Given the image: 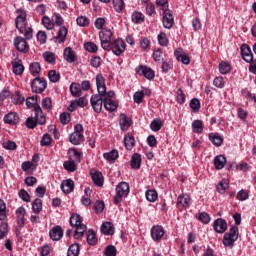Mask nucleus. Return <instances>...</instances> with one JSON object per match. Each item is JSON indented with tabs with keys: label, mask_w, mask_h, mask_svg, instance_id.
<instances>
[{
	"label": "nucleus",
	"mask_w": 256,
	"mask_h": 256,
	"mask_svg": "<svg viewBox=\"0 0 256 256\" xmlns=\"http://www.w3.org/2000/svg\"><path fill=\"white\" fill-rule=\"evenodd\" d=\"M51 141H52L51 135L44 134L40 141V144L42 145V147H47L51 145Z\"/></svg>",
	"instance_id": "obj_60"
},
{
	"label": "nucleus",
	"mask_w": 256,
	"mask_h": 256,
	"mask_svg": "<svg viewBox=\"0 0 256 256\" xmlns=\"http://www.w3.org/2000/svg\"><path fill=\"white\" fill-rule=\"evenodd\" d=\"M87 103V98L80 97L78 100H74L71 102V104L68 106V111H71V113H73V111H75V109H77L78 107H86Z\"/></svg>",
	"instance_id": "obj_17"
},
{
	"label": "nucleus",
	"mask_w": 256,
	"mask_h": 256,
	"mask_svg": "<svg viewBox=\"0 0 256 256\" xmlns=\"http://www.w3.org/2000/svg\"><path fill=\"white\" fill-rule=\"evenodd\" d=\"M144 97H145V93L143 91H138L134 94V102L139 105L143 103Z\"/></svg>",
	"instance_id": "obj_63"
},
{
	"label": "nucleus",
	"mask_w": 256,
	"mask_h": 256,
	"mask_svg": "<svg viewBox=\"0 0 256 256\" xmlns=\"http://www.w3.org/2000/svg\"><path fill=\"white\" fill-rule=\"evenodd\" d=\"M70 93L73 97H81V95H83L81 91V85L77 83H72L70 85Z\"/></svg>",
	"instance_id": "obj_35"
},
{
	"label": "nucleus",
	"mask_w": 256,
	"mask_h": 256,
	"mask_svg": "<svg viewBox=\"0 0 256 256\" xmlns=\"http://www.w3.org/2000/svg\"><path fill=\"white\" fill-rule=\"evenodd\" d=\"M64 59L67 63H75V52L71 47H67L64 49Z\"/></svg>",
	"instance_id": "obj_27"
},
{
	"label": "nucleus",
	"mask_w": 256,
	"mask_h": 256,
	"mask_svg": "<svg viewBox=\"0 0 256 256\" xmlns=\"http://www.w3.org/2000/svg\"><path fill=\"white\" fill-rule=\"evenodd\" d=\"M41 116H39V118H37V113H35V119L33 117H28L26 119V127L28 129H35V127H37V125H45V123H41Z\"/></svg>",
	"instance_id": "obj_21"
},
{
	"label": "nucleus",
	"mask_w": 256,
	"mask_h": 256,
	"mask_svg": "<svg viewBox=\"0 0 256 256\" xmlns=\"http://www.w3.org/2000/svg\"><path fill=\"white\" fill-rule=\"evenodd\" d=\"M42 24L44 25V27L46 29H49V30H51V29H53V27H55V23H53V21H51V19L47 16H44L42 18Z\"/></svg>",
	"instance_id": "obj_54"
},
{
	"label": "nucleus",
	"mask_w": 256,
	"mask_h": 256,
	"mask_svg": "<svg viewBox=\"0 0 256 256\" xmlns=\"http://www.w3.org/2000/svg\"><path fill=\"white\" fill-rule=\"evenodd\" d=\"M43 57H44V61H46L47 63H55V54L51 52H45L43 54Z\"/></svg>",
	"instance_id": "obj_64"
},
{
	"label": "nucleus",
	"mask_w": 256,
	"mask_h": 256,
	"mask_svg": "<svg viewBox=\"0 0 256 256\" xmlns=\"http://www.w3.org/2000/svg\"><path fill=\"white\" fill-rule=\"evenodd\" d=\"M96 86L98 94L92 95L90 103L95 113H101L105 99V78H103V75L98 74L96 76Z\"/></svg>",
	"instance_id": "obj_1"
},
{
	"label": "nucleus",
	"mask_w": 256,
	"mask_h": 256,
	"mask_svg": "<svg viewBox=\"0 0 256 256\" xmlns=\"http://www.w3.org/2000/svg\"><path fill=\"white\" fill-rule=\"evenodd\" d=\"M112 3L117 13H121V11H123V7H125V2L123 0H112Z\"/></svg>",
	"instance_id": "obj_48"
},
{
	"label": "nucleus",
	"mask_w": 256,
	"mask_h": 256,
	"mask_svg": "<svg viewBox=\"0 0 256 256\" xmlns=\"http://www.w3.org/2000/svg\"><path fill=\"white\" fill-rule=\"evenodd\" d=\"M33 93H43L47 89V82L39 77H36L31 83Z\"/></svg>",
	"instance_id": "obj_9"
},
{
	"label": "nucleus",
	"mask_w": 256,
	"mask_h": 256,
	"mask_svg": "<svg viewBox=\"0 0 256 256\" xmlns=\"http://www.w3.org/2000/svg\"><path fill=\"white\" fill-rule=\"evenodd\" d=\"M163 235H165V230L163 229V226H153L151 229V237L153 241H161L163 239Z\"/></svg>",
	"instance_id": "obj_13"
},
{
	"label": "nucleus",
	"mask_w": 256,
	"mask_h": 256,
	"mask_svg": "<svg viewBox=\"0 0 256 256\" xmlns=\"http://www.w3.org/2000/svg\"><path fill=\"white\" fill-rule=\"evenodd\" d=\"M48 78L50 79L51 83H57L59 79H61V75L57 73L56 70H50L48 72Z\"/></svg>",
	"instance_id": "obj_46"
},
{
	"label": "nucleus",
	"mask_w": 256,
	"mask_h": 256,
	"mask_svg": "<svg viewBox=\"0 0 256 256\" xmlns=\"http://www.w3.org/2000/svg\"><path fill=\"white\" fill-rule=\"evenodd\" d=\"M91 177L93 183H95L97 187H103V174L101 172H91Z\"/></svg>",
	"instance_id": "obj_28"
},
{
	"label": "nucleus",
	"mask_w": 256,
	"mask_h": 256,
	"mask_svg": "<svg viewBox=\"0 0 256 256\" xmlns=\"http://www.w3.org/2000/svg\"><path fill=\"white\" fill-rule=\"evenodd\" d=\"M61 189L63 191V193H65L66 195L73 192V189H75V182H73V180L69 179V180H64L61 183Z\"/></svg>",
	"instance_id": "obj_22"
},
{
	"label": "nucleus",
	"mask_w": 256,
	"mask_h": 256,
	"mask_svg": "<svg viewBox=\"0 0 256 256\" xmlns=\"http://www.w3.org/2000/svg\"><path fill=\"white\" fill-rule=\"evenodd\" d=\"M25 208L24 207H19L16 210V215H17V219L18 221H20V226L23 227V225H25Z\"/></svg>",
	"instance_id": "obj_42"
},
{
	"label": "nucleus",
	"mask_w": 256,
	"mask_h": 256,
	"mask_svg": "<svg viewBox=\"0 0 256 256\" xmlns=\"http://www.w3.org/2000/svg\"><path fill=\"white\" fill-rule=\"evenodd\" d=\"M101 232L104 235H113V233H115V230L113 228V224L111 222H104L101 225Z\"/></svg>",
	"instance_id": "obj_31"
},
{
	"label": "nucleus",
	"mask_w": 256,
	"mask_h": 256,
	"mask_svg": "<svg viewBox=\"0 0 256 256\" xmlns=\"http://www.w3.org/2000/svg\"><path fill=\"white\" fill-rule=\"evenodd\" d=\"M237 239H239V228L237 226H233L230 228L229 232L224 234L223 244L225 247H233Z\"/></svg>",
	"instance_id": "obj_2"
},
{
	"label": "nucleus",
	"mask_w": 256,
	"mask_h": 256,
	"mask_svg": "<svg viewBox=\"0 0 256 256\" xmlns=\"http://www.w3.org/2000/svg\"><path fill=\"white\" fill-rule=\"evenodd\" d=\"M213 228L216 233H225L227 231V221L223 218H218L214 221Z\"/></svg>",
	"instance_id": "obj_16"
},
{
	"label": "nucleus",
	"mask_w": 256,
	"mask_h": 256,
	"mask_svg": "<svg viewBox=\"0 0 256 256\" xmlns=\"http://www.w3.org/2000/svg\"><path fill=\"white\" fill-rule=\"evenodd\" d=\"M191 205V198L187 194H181L177 198V207L187 209Z\"/></svg>",
	"instance_id": "obj_18"
},
{
	"label": "nucleus",
	"mask_w": 256,
	"mask_h": 256,
	"mask_svg": "<svg viewBox=\"0 0 256 256\" xmlns=\"http://www.w3.org/2000/svg\"><path fill=\"white\" fill-rule=\"evenodd\" d=\"M77 162L73 161V160H68L65 161L63 163V167L64 169H66V171H69L70 173H73L75 171H77Z\"/></svg>",
	"instance_id": "obj_39"
},
{
	"label": "nucleus",
	"mask_w": 256,
	"mask_h": 256,
	"mask_svg": "<svg viewBox=\"0 0 256 256\" xmlns=\"http://www.w3.org/2000/svg\"><path fill=\"white\" fill-rule=\"evenodd\" d=\"M124 145L128 151H131L135 147V137L128 133L124 138Z\"/></svg>",
	"instance_id": "obj_32"
},
{
	"label": "nucleus",
	"mask_w": 256,
	"mask_h": 256,
	"mask_svg": "<svg viewBox=\"0 0 256 256\" xmlns=\"http://www.w3.org/2000/svg\"><path fill=\"white\" fill-rule=\"evenodd\" d=\"M68 157L70 161H74L75 163H81V160L83 159V154L75 148H70L68 150Z\"/></svg>",
	"instance_id": "obj_19"
},
{
	"label": "nucleus",
	"mask_w": 256,
	"mask_h": 256,
	"mask_svg": "<svg viewBox=\"0 0 256 256\" xmlns=\"http://www.w3.org/2000/svg\"><path fill=\"white\" fill-rule=\"evenodd\" d=\"M176 100L179 105H183V103H185V93H183L181 88H179L176 92Z\"/></svg>",
	"instance_id": "obj_56"
},
{
	"label": "nucleus",
	"mask_w": 256,
	"mask_h": 256,
	"mask_svg": "<svg viewBox=\"0 0 256 256\" xmlns=\"http://www.w3.org/2000/svg\"><path fill=\"white\" fill-rule=\"evenodd\" d=\"M133 23H143L145 21V16L141 12H134L132 14Z\"/></svg>",
	"instance_id": "obj_51"
},
{
	"label": "nucleus",
	"mask_w": 256,
	"mask_h": 256,
	"mask_svg": "<svg viewBox=\"0 0 256 256\" xmlns=\"http://www.w3.org/2000/svg\"><path fill=\"white\" fill-rule=\"evenodd\" d=\"M76 23L79 27H87L89 25V19L86 16H79L76 19Z\"/></svg>",
	"instance_id": "obj_59"
},
{
	"label": "nucleus",
	"mask_w": 256,
	"mask_h": 256,
	"mask_svg": "<svg viewBox=\"0 0 256 256\" xmlns=\"http://www.w3.org/2000/svg\"><path fill=\"white\" fill-rule=\"evenodd\" d=\"M106 51H112L114 55H121V53H125V42L123 39L118 38L110 43V47L105 49Z\"/></svg>",
	"instance_id": "obj_7"
},
{
	"label": "nucleus",
	"mask_w": 256,
	"mask_h": 256,
	"mask_svg": "<svg viewBox=\"0 0 256 256\" xmlns=\"http://www.w3.org/2000/svg\"><path fill=\"white\" fill-rule=\"evenodd\" d=\"M241 55L244 61H246V63H252L253 52H251V47H249V45L243 44L241 46Z\"/></svg>",
	"instance_id": "obj_15"
},
{
	"label": "nucleus",
	"mask_w": 256,
	"mask_h": 256,
	"mask_svg": "<svg viewBox=\"0 0 256 256\" xmlns=\"http://www.w3.org/2000/svg\"><path fill=\"white\" fill-rule=\"evenodd\" d=\"M113 97H115V93L113 91L107 92V87L104 86V107L106 111L113 112L119 107V103L112 100Z\"/></svg>",
	"instance_id": "obj_3"
},
{
	"label": "nucleus",
	"mask_w": 256,
	"mask_h": 256,
	"mask_svg": "<svg viewBox=\"0 0 256 256\" xmlns=\"http://www.w3.org/2000/svg\"><path fill=\"white\" fill-rule=\"evenodd\" d=\"M16 13V29H18L19 33L23 34L25 33V29L27 28V12L23 9H18Z\"/></svg>",
	"instance_id": "obj_4"
},
{
	"label": "nucleus",
	"mask_w": 256,
	"mask_h": 256,
	"mask_svg": "<svg viewBox=\"0 0 256 256\" xmlns=\"http://www.w3.org/2000/svg\"><path fill=\"white\" fill-rule=\"evenodd\" d=\"M219 71L222 75H227V73H229L231 71V64H229L227 62H222L219 65Z\"/></svg>",
	"instance_id": "obj_47"
},
{
	"label": "nucleus",
	"mask_w": 256,
	"mask_h": 256,
	"mask_svg": "<svg viewBox=\"0 0 256 256\" xmlns=\"http://www.w3.org/2000/svg\"><path fill=\"white\" fill-rule=\"evenodd\" d=\"M209 140L213 145H215V147H221V145H223V137L217 133H210Z\"/></svg>",
	"instance_id": "obj_26"
},
{
	"label": "nucleus",
	"mask_w": 256,
	"mask_h": 256,
	"mask_svg": "<svg viewBox=\"0 0 256 256\" xmlns=\"http://www.w3.org/2000/svg\"><path fill=\"white\" fill-rule=\"evenodd\" d=\"M162 23L165 29H171V27H173L175 20L173 14H171V10H165L163 12Z\"/></svg>",
	"instance_id": "obj_11"
},
{
	"label": "nucleus",
	"mask_w": 256,
	"mask_h": 256,
	"mask_svg": "<svg viewBox=\"0 0 256 256\" xmlns=\"http://www.w3.org/2000/svg\"><path fill=\"white\" fill-rule=\"evenodd\" d=\"M119 123L121 129H129V127L133 125V120H131V118L127 117L125 114H120Z\"/></svg>",
	"instance_id": "obj_25"
},
{
	"label": "nucleus",
	"mask_w": 256,
	"mask_h": 256,
	"mask_svg": "<svg viewBox=\"0 0 256 256\" xmlns=\"http://www.w3.org/2000/svg\"><path fill=\"white\" fill-rule=\"evenodd\" d=\"M112 37H113V32H111V30L102 29V31L99 34L102 49L105 50L111 47Z\"/></svg>",
	"instance_id": "obj_8"
},
{
	"label": "nucleus",
	"mask_w": 256,
	"mask_h": 256,
	"mask_svg": "<svg viewBox=\"0 0 256 256\" xmlns=\"http://www.w3.org/2000/svg\"><path fill=\"white\" fill-rule=\"evenodd\" d=\"M163 127V121L159 118H155L151 124H150V129H161Z\"/></svg>",
	"instance_id": "obj_62"
},
{
	"label": "nucleus",
	"mask_w": 256,
	"mask_h": 256,
	"mask_svg": "<svg viewBox=\"0 0 256 256\" xmlns=\"http://www.w3.org/2000/svg\"><path fill=\"white\" fill-rule=\"evenodd\" d=\"M145 197L147 199V201H149L150 203H155V200L158 199V194L157 191L155 190H148L145 193Z\"/></svg>",
	"instance_id": "obj_43"
},
{
	"label": "nucleus",
	"mask_w": 256,
	"mask_h": 256,
	"mask_svg": "<svg viewBox=\"0 0 256 256\" xmlns=\"http://www.w3.org/2000/svg\"><path fill=\"white\" fill-rule=\"evenodd\" d=\"M136 73L138 75H143L146 79H155V72L153 69L146 67V66H140L136 69Z\"/></svg>",
	"instance_id": "obj_14"
},
{
	"label": "nucleus",
	"mask_w": 256,
	"mask_h": 256,
	"mask_svg": "<svg viewBox=\"0 0 256 256\" xmlns=\"http://www.w3.org/2000/svg\"><path fill=\"white\" fill-rule=\"evenodd\" d=\"M156 5L163 12L164 11H169V3L167 2V0H156Z\"/></svg>",
	"instance_id": "obj_58"
},
{
	"label": "nucleus",
	"mask_w": 256,
	"mask_h": 256,
	"mask_svg": "<svg viewBox=\"0 0 256 256\" xmlns=\"http://www.w3.org/2000/svg\"><path fill=\"white\" fill-rule=\"evenodd\" d=\"M67 29L64 26H61L58 30L56 39H58L59 43H65V39H67Z\"/></svg>",
	"instance_id": "obj_37"
},
{
	"label": "nucleus",
	"mask_w": 256,
	"mask_h": 256,
	"mask_svg": "<svg viewBox=\"0 0 256 256\" xmlns=\"http://www.w3.org/2000/svg\"><path fill=\"white\" fill-rule=\"evenodd\" d=\"M67 256H79V244H72L68 249Z\"/></svg>",
	"instance_id": "obj_50"
},
{
	"label": "nucleus",
	"mask_w": 256,
	"mask_h": 256,
	"mask_svg": "<svg viewBox=\"0 0 256 256\" xmlns=\"http://www.w3.org/2000/svg\"><path fill=\"white\" fill-rule=\"evenodd\" d=\"M226 163H227V158H225L224 155H218L214 158V165H215V168L218 170L223 169Z\"/></svg>",
	"instance_id": "obj_29"
},
{
	"label": "nucleus",
	"mask_w": 256,
	"mask_h": 256,
	"mask_svg": "<svg viewBox=\"0 0 256 256\" xmlns=\"http://www.w3.org/2000/svg\"><path fill=\"white\" fill-rule=\"evenodd\" d=\"M130 165L132 169H141V154L135 153L132 155Z\"/></svg>",
	"instance_id": "obj_30"
},
{
	"label": "nucleus",
	"mask_w": 256,
	"mask_h": 256,
	"mask_svg": "<svg viewBox=\"0 0 256 256\" xmlns=\"http://www.w3.org/2000/svg\"><path fill=\"white\" fill-rule=\"evenodd\" d=\"M20 199L24 201L25 203H31V196L29 195V192H27L25 189H21L18 193Z\"/></svg>",
	"instance_id": "obj_49"
},
{
	"label": "nucleus",
	"mask_w": 256,
	"mask_h": 256,
	"mask_svg": "<svg viewBox=\"0 0 256 256\" xmlns=\"http://www.w3.org/2000/svg\"><path fill=\"white\" fill-rule=\"evenodd\" d=\"M7 218V205L5 201L0 199V221H5Z\"/></svg>",
	"instance_id": "obj_44"
},
{
	"label": "nucleus",
	"mask_w": 256,
	"mask_h": 256,
	"mask_svg": "<svg viewBox=\"0 0 256 256\" xmlns=\"http://www.w3.org/2000/svg\"><path fill=\"white\" fill-rule=\"evenodd\" d=\"M32 210L34 213H41L43 211V200L35 199L32 203Z\"/></svg>",
	"instance_id": "obj_41"
},
{
	"label": "nucleus",
	"mask_w": 256,
	"mask_h": 256,
	"mask_svg": "<svg viewBox=\"0 0 256 256\" xmlns=\"http://www.w3.org/2000/svg\"><path fill=\"white\" fill-rule=\"evenodd\" d=\"M103 253L105 256H117V248L113 245H109L105 248Z\"/></svg>",
	"instance_id": "obj_52"
},
{
	"label": "nucleus",
	"mask_w": 256,
	"mask_h": 256,
	"mask_svg": "<svg viewBox=\"0 0 256 256\" xmlns=\"http://www.w3.org/2000/svg\"><path fill=\"white\" fill-rule=\"evenodd\" d=\"M104 159H106V161H108L109 163H113L114 161H116L119 157V152H117L116 150H112L110 152L104 153L103 154Z\"/></svg>",
	"instance_id": "obj_34"
},
{
	"label": "nucleus",
	"mask_w": 256,
	"mask_h": 256,
	"mask_svg": "<svg viewBox=\"0 0 256 256\" xmlns=\"http://www.w3.org/2000/svg\"><path fill=\"white\" fill-rule=\"evenodd\" d=\"M12 67L14 75H23L25 66H23L21 59H16L14 62H12Z\"/></svg>",
	"instance_id": "obj_24"
},
{
	"label": "nucleus",
	"mask_w": 256,
	"mask_h": 256,
	"mask_svg": "<svg viewBox=\"0 0 256 256\" xmlns=\"http://www.w3.org/2000/svg\"><path fill=\"white\" fill-rule=\"evenodd\" d=\"M42 107L43 109H47L48 111H51L53 109V101L51 98L46 97L42 100Z\"/></svg>",
	"instance_id": "obj_55"
},
{
	"label": "nucleus",
	"mask_w": 256,
	"mask_h": 256,
	"mask_svg": "<svg viewBox=\"0 0 256 256\" xmlns=\"http://www.w3.org/2000/svg\"><path fill=\"white\" fill-rule=\"evenodd\" d=\"M87 243L88 245H97V236H95V231L89 230L87 232Z\"/></svg>",
	"instance_id": "obj_45"
},
{
	"label": "nucleus",
	"mask_w": 256,
	"mask_h": 256,
	"mask_svg": "<svg viewBox=\"0 0 256 256\" xmlns=\"http://www.w3.org/2000/svg\"><path fill=\"white\" fill-rule=\"evenodd\" d=\"M84 49L89 53H97V44L93 42H87L84 44Z\"/></svg>",
	"instance_id": "obj_57"
},
{
	"label": "nucleus",
	"mask_w": 256,
	"mask_h": 256,
	"mask_svg": "<svg viewBox=\"0 0 256 256\" xmlns=\"http://www.w3.org/2000/svg\"><path fill=\"white\" fill-rule=\"evenodd\" d=\"M83 223V218L79 214H72L70 217V225L77 227Z\"/></svg>",
	"instance_id": "obj_38"
},
{
	"label": "nucleus",
	"mask_w": 256,
	"mask_h": 256,
	"mask_svg": "<svg viewBox=\"0 0 256 256\" xmlns=\"http://www.w3.org/2000/svg\"><path fill=\"white\" fill-rule=\"evenodd\" d=\"M26 105L27 107H29V109H34L37 119H39V116H41L39 121L40 123H46L47 120L45 118V114H43V110L41 109V106L37 104V100H35V97L28 98L26 100Z\"/></svg>",
	"instance_id": "obj_6"
},
{
	"label": "nucleus",
	"mask_w": 256,
	"mask_h": 256,
	"mask_svg": "<svg viewBox=\"0 0 256 256\" xmlns=\"http://www.w3.org/2000/svg\"><path fill=\"white\" fill-rule=\"evenodd\" d=\"M14 46L20 53H27V51H29L27 40L21 36L14 38Z\"/></svg>",
	"instance_id": "obj_10"
},
{
	"label": "nucleus",
	"mask_w": 256,
	"mask_h": 256,
	"mask_svg": "<svg viewBox=\"0 0 256 256\" xmlns=\"http://www.w3.org/2000/svg\"><path fill=\"white\" fill-rule=\"evenodd\" d=\"M190 107L194 111V113H197L199 109H201V102L199 99L194 98L190 101Z\"/></svg>",
	"instance_id": "obj_53"
},
{
	"label": "nucleus",
	"mask_w": 256,
	"mask_h": 256,
	"mask_svg": "<svg viewBox=\"0 0 256 256\" xmlns=\"http://www.w3.org/2000/svg\"><path fill=\"white\" fill-rule=\"evenodd\" d=\"M7 233H9V225L7 223H2L0 225V239H4Z\"/></svg>",
	"instance_id": "obj_61"
},
{
	"label": "nucleus",
	"mask_w": 256,
	"mask_h": 256,
	"mask_svg": "<svg viewBox=\"0 0 256 256\" xmlns=\"http://www.w3.org/2000/svg\"><path fill=\"white\" fill-rule=\"evenodd\" d=\"M85 231H87V226L85 224H79L76 226V230L74 232V239H79L85 235Z\"/></svg>",
	"instance_id": "obj_36"
},
{
	"label": "nucleus",
	"mask_w": 256,
	"mask_h": 256,
	"mask_svg": "<svg viewBox=\"0 0 256 256\" xmlns=\"http://www.w3.org/2000/svg\"><path fill=\"white\" fill-rule=\"evenodd\" d=\"M49 235L52 241H59L63 237V229L61 226H55L50 230Z\"/></svg>",
	"instance_id": "obj_20"
},
{
	"label": "nucleus",
	"mask_w": 256,
	"mask_h": 256,
	"mask_svg": "<svg viewBox=\"0 0 256 256\" xmlns=\"http://www.w3.org/2000/svg\"><path fill=\"white\" fill-rule=\"evenodd\" d=\"M227 189H229V181L225 179L220 181L216 186V191H218V193H220L221 195H225Z\"/></svg>",
	"instance_id": "obj_33"
},
{
	"label": "nucleus",
	"mask_w": 256,
	"mask_h": 256,
	"mask_svg": "<svg viewBox=\"0 0 256 256\" xmlns=\"http://www.w3.org/2000/svg\"><path fill=\"white\" fill-rule=\"evenodd\" d=\"M4 123H7L8 125H17V123H19V115L15 112L6 114L4 117Z\"/></svg>",
	"instance_id": "obj_23"
},
{
	"label": "nucleus",
	"mask_w": 256,
	"mask_h": 256,
	"mask_svg": "<svg viewBox=\"0 0 256 256\" xmlns=\"http://www.w3.org/2000/svg\"><path fill=\"white\" fill-rule=\"evenodd\" d=\"M69 139L72 145H81V143L85 141V136H83V130H75L72 134H70Z\"/></svg>",
	"instance_id": "obj_12"
},
{
	"label": "nucleus",
	"mask_w": 256,
	"mask_h": 256,
	"mask_svg": "<svg viewBox=\"0 0 256 256\" xmlns=\"http://www.w3.org/2000/svg\"><path fill=\"white\" fill-rule=\"evenodd\" d=\"M29 69L33 77H38L39 73H41V65L38 62L31 63Z\"/></svg>",
	"instance_id": "obj_40"
},
{
	"label": "nucleus",
	"mask_w": 256,
	"mask_h": 256,
	"mask_svg": "<svg viewBox=\"0 0 256 256\" xmlns=\"http://www.w3.org/2000/svg\"><path fill=\"white\" fill-rule=\"evenodd\" d=\"M129 195V184L127 182H120L116 186V196L114 197V203L117 205L123 201V197Z\"/></svg>",
	"instance_id": "obj_5"
}]
</instances>
